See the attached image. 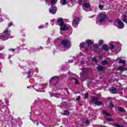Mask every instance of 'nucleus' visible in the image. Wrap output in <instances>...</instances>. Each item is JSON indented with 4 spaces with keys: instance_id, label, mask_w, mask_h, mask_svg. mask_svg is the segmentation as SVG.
<instances>
[{
    "instance_id": "1",
    "label": "nucleus",
    "mask_w": 127,
    "mask_h": 127,
    "mask_svg": "<svg viewBox=\"0 0 127 127\" xmlns=\"http://www.w3.org/2000/svg\"><path fill=\"white\" fill-rule=\"evenodd\" d=\"M107 18H108V16H107V14L100 13V14H98L96 18L97 24H98V25L102 24L103 22H105Z\"/></svg>"
},
{
    "instance_id": "2",
    "label": "nucleus",
    "mask_w": 127,
    "mask_h": 127,
    "mask_svg": "<svg viewBox=\"0 0 127 127\" xmlns=\"http://www.w3.org/2000/svg\"><path fill=\"white\" fill-rule=\"evenodd\" d=\"M58 25L61 27L60 30H68V28L66 24H64L63 18H60L58 20L57 24Z\"/></svg>"
},
{
    "instance_id": "3",
    "label": "nucleus",
    "mask_w": 127,
    "mask_h": 127,
    "mask_svg": "<svg viewBox=\"0 0 127 127\" xmlns=\"http://www.w3.org/2000/svg\"><path fill=\"white\" fill-rule=\"evenodd\" d=\"M10 34V32H8V30L6 29L2 33L0 34V39L2 40H6V39H8Z\"/></svg>"
},
{
    "instance_id": "4",
    "label": "nucleus",
    "mask_w": 127,
    "mask_h": 127,
    "mask_svg": "<svg viewBox=\"0 0 127 127\" xmlns=\"http://www.w3.org/2000/svg\"><path fill=\"white\" fill-rule=\"evenodd\" d=\"M61 43L64 48L69 49L71 47V43L68 40H63Z\"/></svg>"
},
{
    "instance_id": "5",
    "label": "nucleus",
    "mask_w": 127,
    "mask_h": 127,
    "mask_svg": "<svg viewBox=\"0 0 127 127\" xmlns=\"http://www.w3.org/2000/svg\"><path fill=\"white\" fill-rule=\"evenodd\" d=\"M83 9L85 11H90L91 10V4L90 3L85 2L83 4Z\"/></svg>"
},
{
    "instance_id": "6",
    "label": "nucleus",
    "mask_w": 127,
    "mask_h": 127,
    "mask_svg": "<svg viewBox=\"0 0 127 127\" xmlns=\"http://www.w3.org/2000/svg\"><path fill=\"white\" fill-rule=\"evenodd\" d=\"M80 21V18L75 17L73 18V20L72 21V25L73 27H77L78 26V22Z\"/></svg>"
},
{
    "instance_id": "7",
    "label": "nucleus",
    "mask_w": 127,
    "mask_h": 127,
    "mask_svg": "<svg viewBox=\"0 0 127 127\" xmlns=\"http://www.w3.org/2000/svg\"><path fill=\"white\" fill-rule=\"evenodd\" d=\"M51 7L49 9V12L51 13L52 14H55L56 13V11H57V7L56 6L51 5Z\"/></svg>"
},
{
    "instance_id": "8",
    "label": "nucleus",
    "mask_w": 127,
    "mask_h": 127,
    "mask_svg": "<svg viewBox=\"0 0 127 127\" xmlns=\"http://www.w3.org/2000/svg\"><path fill=\"white\" fill-rule=\"evenodd\" d=\"M117 23L118 24V26L117 27L118 28H120V29H122V28H124V27H125V24H124V23L120 19H118L117 21Z\"/></svg>"
},
{
    "instance_id": "9",
    "label": "nucleus",
    "mask_w": 127,
    "mask_h": 127,
    "mask_svg": "<svg viewBox=\"0 0 127 127\" xmlns=\"http://www.w3.org/2000/svg\"><path fill=\"white\" fill-rule=\"evenodd\" d=\"M98 101H99V98H98V97L93 96L91 98V102H92V103H94L95 105L97 103V102H98Z\"/></svg>"
},
{
    "instance_id": "10",
    "label": "nucleus",
    "mask_w": 127,
    "mask_h": 127,
    "mask_svg": "<svg viewBox=\"0 0 127 127\" xmlns=\"http://www.w3.org/2000/svg\"><path fill=\"white\" fill-rule=\"evenodd\" d=\"M85 43L87 45H92V44H94V43H93L91 40H86Z\"/></svg>"
},
{
    "instance_id": "11",
    "label": "nucleus",
    "mask_w": 127,
    "mask_h": 127,
    "mask_svg": "<svg viewBox=\"0 0 127 127\" xmlns=\"http://www.w3.org/2000/svg\"><path fill=\"white\" fill-rule=\"evenodd\" d=\"M64 116H69L70 115V111L69 110H65L63 113Z\"/></svg>"
},
{
    "instance_id": "12",
    "label": "nucleus",
    "mask_w": 127,
    "mask_h": 127,
    "mask_svg": "<svg viewBox=\"0 0 127 127\" xmlns=\"http://www.w3.org/2000/svg\"><path fill=\"white\" fill-rule=\"evenodd\" d=\"M61 3L62 5H65V4H67V0H61Z\"/></svg>"
},
{
    "instance_id": "13",
    "label": "nucleus",
    "mask_w": 127,
    "mask_h": 127,
    "mask_svg": "<svg viewBox=\"0 0 127 127\" xmlns=\"http://www.w3.org/2000/svg\"><path fill=\"white\" fill-rule=\"evenodd\" d=\"M102 48L105 51H107L109 50V47L106 45H103Z\"/></svg>"
},
{
    "instance_id": "14",
    "label": "nucleus",
    "mask_w": 127,
    "mask_h": 127,
    "mask_svg": "<svg viewBox=\"0 0 127 127\" xmlns=\"http://www.w3.org/2000/svg\"><path fill=\"white\" fill-rule=\"evenodd\" d=\"M102 113L104 115H105V116H106V117H111V115H110V114L108 113L107 112V111H105V110H103L102 111Z\"/></svg>"
},
{
    "instance_id": "15",
    "label": "nucleus",
    "mask_w": 127,
    "mask_h": 127,
    "mask_svg": "<svg viewBox=\"0 0 127 127\" xmlns=\"http://www.w3.org/2000/svg\"><path fill=\"white\" fill-rule=\"evenodd\" d=\"M50 0L51 1L52 5H54L55 4H56V3H57V0Z\"/></svg>"
},
{
    "instance_id": "16",
    "label": "nucleus",
    "mask_w": 127,
    "mask_h": 127,
    "mask_svg": "<svg viewBox=\"0 0 127 127\" xmlns=\"http://www.w3.org/2000/svg\"><path fill=\"white\" fill-rule=\"evenodd\" d=\"M97 69L98 71H104V67L102 66H97Z\"/></svg>"
},
{
    "instance_id": "17",
    "label": "nucleus",
    "mask_w": 127,
    "mask_h": 127,
    "mask_svg": "<svg viewBox=\"0 0 127 127\" xmlns=\"http://www.w3.org/2000/svg\"><path fill=\"white\" fill-rule=\"evenodd\" d=\"M118 70H120L121 71H126L127 69L125 68V67L123 66H120L119 67Z\"/></svg>"
},
{
    "instance_id": "18",
    "label": "nucleus",
    "mask_w": 127,
    "mask_h": 127,
    "mask_svg": "<svg viewBox=\"0 0 127 127\" xmlns=\"http://www.w3.org/2000/svg\"><path fill=\"white\" fill-rule=\"evenodd\" d=\"M55 79H58V76H55L52 77L50 80V83H52L53 80H55Z\"/></svg>"
},
{
    "instance_id": "19",
    "label": "nucleus",
    "mask_w": 127,
    "mask_h": 127,
    "mask_svg": "<svg viewBox=\"0 0 127 127\" xmlns=\"http://www.w3.org/2000/svg\"><path fill=\"white\" fill-rule=\"evenodd\" d=\"M110 91L111 93H112L113 94H114V93H116V92H117V89L115 88H113L110 89Z\"/></svg>"
},
{
    "instance_id": "20",
    "label": "nucleus",
    "mask_w": 127,
    "mask_h": 127,
    "mask_svg": "<svg viewBox=\"0 0 127 127\" xmlns=\"http://www.w3.org/2000/svg\"><path fill=\"white\" fill-rule=\"evenodd\" d=\"M123 21H124V22H126V23H127V16H126V15H123Z\"/></svg>"
},
{
    "instance_id": "21",
    "label": "nucleus",
    "mask_w": 127,
    "mask_h": 127,
    "mask_svg": "<svg viewBox=\"0 0 127 127\" xmlns=\"http://www.w3.org/2000/svg\"><path fill=\"white\" fill-rule=\"evenodd\" d=\"M126 63H127V62H126V61L122 60H120L119 62V64H126Z\"/></svg>"
},
{
    "instance_id": "22",
    "label": "nucleus",
    "mask_w": 127,
    "mask_h": 127,
    "mask_svg": "<svg viewBox=\"0 0 127 127\" xmlns=\"http://www.w3.org/2000/svg\"><path fill=\"white\" fill-rule=\"evenodd\" d=\"M95 105H97V106L102 105H103V102H102V101H99V100H98L95 103Z\"/></svg>"
},
{
    "instance_id": "23",
    "label": "nucleus",
    "mask_w": 127,
    "mask_h": 127,
    "mask_svg": "<svg viewBox=\"0 0 127 127\" xmlns=\"http://www.w3.org/2000/svg\"><path fill=\"white\" fill-rule=\"evenodd\" d=\"M101 64H102V65H108V61H103L101 62Z\"/></svg>"
},
{
    "instance_id": "24",
    "label": "nucleus",
    "mask_w": 127,
    "mask_h": 127,
    "mask_svg": "<svg viewBox=\"0 0 127 127\" xmlns=\"http://www.w3.org/2000/svg\"><path fill=\"white\" fill-rule=\"evenodd\" d=\"M70 80H74L75 84H79V81L76 78H70Z\"/></svg>"
},
{
    "instance_id": "25",
    "label": "nucleus",
    "mask_w": 127,
    "mask_h": 127,
    "mask_svg": "<svg viewBox=\"0 0 127 127\" xmlns=\"http://www.w3.org/2000/svg\"><path fill=\"white\" fill-rule=\"evenodd\" d=\"M118 111L120 112H125V109L122 107H118Z\"/></svg>"
},
{
    "instance_id": "26",
    "label": "nucleus",
    "mask_w": 127,
    "mask_h": 127,
    "mask_svg": "<svg viewBox=\"0 0 127 127\" xmlns=\"http://www.w3.org/2000/svg\"><path fill=\"white\" fill-rule=\"evenodd\" d=\"M98 7L101 10H103V8H104V5L99 4Z\"/></svg>"
},
{
    "instance_id": "27",
    "label": "nucleus",
    "mask_w": 127,
    "mask_h": 127,
    "mask_svg": "<svg viewBox=\"0 0 127 127\" xmlns=\"http://www.w3.org/2000/svg\"><path fill=\"white\" fill-rule=\"evenodd\" d=\"M85 45V43H81L80 44L79 47L80 48H83Z\"/></svg>"
},
{
    "instance_id": "28",
    "label": "nucleus",
    "mask_w": 127,
    "mask_h": 127,
    "mask_svg": "<svg viewBox=\"0 0 127 127\" xmlns=\"http://www.w3.org/2000/svg\"><path fill=\"white\" fill-rule=\"evenodd\" d=\"M110 49H111V50H113V49H115V46H114V45H113L112 44H110Z\"/></svg>"
},
{
    "instance_id": "29",
    "label": "nucleus",
    "mask_w": 127,
    "mask_h": 127,
    "mask_svg": "<svg viewBox=\"0 0 127 127\" xmlns=\"http://www.w3.org/2000/svg\"><path fill=\"white\" fill-rule=\"evenodd\" d=\"M103 42H104V41L102 40H99L98 42V45H99V46H101V45L103 44Z\"/></svg>"
},
{
    "instance_id": "30",
    "label": "nucleus",
    "mask_w": 127,
    "mask_h": 127,
    "mask_svg": "<svg viewBox=\"0 0 127 127\" xmlns=\"http://www.w3.org/2000/svg\"><path fill=\"white\" fill-rule=\"evenodd\" d=\"M93 62H95V63H97L98 62V60H97V59L96 58H93L92 59Z\"/></svg>"
},
{
    "instance_id": "31",
    "label": "nucleus",
    "mask_w": 127,
    "mask_h": 127,
    "mask_svg": "<svg viewBox=\"0 0 127 127\" xmlns=\"http://www.w3.org/2000/svg\"><path fill=\"white\" fill-rule=\"evenodd\" d=\"M109 107H110V108H114V104H113V103H112V102L110 103Z\"/></svg>"
},
{
    "instance_id": "32",
    "label": "nucleus",
    "mask_w": 127,
    "mask_h": 127,
    "mask_svg": "<svg viewBox=\"0 0 127 127\" xmlns=\"http://www.w3.org/2000/svg\"><path fill=\"white\" fill-rule=\"evenodd\" d=\"M85 125H86V126H89L90 125V121H89V120L85 121Z\"/></svg>"
},
{
    "instance_id": "33",
    "label": "nucleus",
    "mask_w": 127,
    "mask_h": 127,
    "mask_svg": "<svg viewBox=\"0 0 127 127\" xmlns=\"http://www.w3.org/2000/svg\"><path fill=\"white\" fill-rule=\"evenodd\" d=\"M31 73V71H29L28 72V78H30V74Z\"/></svg>"
},
{
    "instance_id": "34",
    "label": "nucleus",
    "mask_w": 127,
    "mask_h": 127,
    "mask_svg": "<svg viewBox=\"0 0 127 127\" xmlns=\"http://www.w3.org/2000/svg\"><path fill=\"white\" fill-rule=\"evenodd\" d=\"M55 20V19L51 20V23L52 25H54V21Z\"/></svg>"
},
{
    "instance_id": "35",
    "label": "nucleus",
    "mask_w": 127,
    "mask_h": 127,
    "mask_svg": "<svg viewBox=\"0 0 127 127\" xmlns=\"http://www.w3.org/2000/svg\"><path fill=\"white\" fill-rule=\"evenodd\" d=\"M115 126L116 127H123V126H121V125H119V124H115Z\"/></svg>"
},
{
    "instance_id": "36",
    "label": "nucleus",
    "mask_w": 127,
    "mask_h": 127,
    "mask_svg": "<svg viewBox=\"0 0 127 127\" xmlns=\"http://www.w3.org/2000/svg\"><path fill=\"white\" fill-rule=\"evenodd\" d=\"M84 97H85V99L88 98V97H89V94L88 93H86L84 95Z\"/></svg>"
},
{
    "instance_id": "37",
    "label": "nucleus",
    "mask_w": 127,
    "mask_h": 127,
    "mask_svg": "<svg viewBox=\"0 0 127 127\" xmlns=\"http://www.w3.org/2000/svg\"><path fill=\"white\" fill-rule=\"evenodd\" d=\"M12 24H13L12 22H10L8 24V27H10V26H11V25H12Z\"/></svg>"
},
{
    "instance_id": "38",
    "label": "nucleus",
    "mask_w": 127,
    "mask_h": 127,
    "mask_svg": "<svg viewBox=\"0 0 127 127\" xmlns=\"http://www.w3.org/2000/svg\"><path fill=\"white\" fill-rule=\"evenodd\" d=\"M83 0H78V4H82V2Z\"/></svg>"
},
{
    "instance_id": "39",
    "label": "nucleus",
    "mask_w": 127,
    "mask_h": 127,
    "mask_svg": "<svg viewBox=\"0 0 127 127\" xmlns=\"http://www.w3.org/2000/svg\"><path fill=\"white\" fill-rule=\"evenodd\" d=\"M9 51H12V52H14V51H15V50H14V49H9Z\"/></svg>"
},
{
    "instance_id": "40",
    "label": "nucleus",
    "mask_w": 127,
    "mask_h": 127,
    "mask_svg": "<svg viewBox=\"0 0 127 127\" xmlns=\"http://www.w3.org/2000/svg\"><path fill=\"white\" fill-rule=\"evenodd\" d=\"M73 62H74L73 60H68V63H73Z\"/></svg>"
},
{
    "instance_id": "41",
    "label": "nucleus",
    "mask_w": 127,
    "mask_h": 127,
    "mask_svg": "<svg viewBox=\"0 0 127 127\" xmlns=\"http://www.w3.org/2000/svg\"><path fill=\"white\" fill-rule=\"evenodd\" d=\"M81 99V97L80 96H78L76 99V101H80V99Z\"/></svg>"
},
{
    "instance_id": "42",
    "label": "nucleus",
    "mask_w": 127,
    "mask_h": 127,
    "mask_svg": "<svg viewBox=\"0 0 127 127\" xmlns=\"http://www.w3.org/2000/svg\"><path fill=\"white\" fill-rule=\"evenodd\" d=\"M106 121H107V122H111V121H112V119H111L110 118H106Z\"/></svg>"
},
{
    "instance_id": "43",
    "label": "nucleus",
    "mask_w": 127,
    "mask_h": 127,
    "mask_svg": "<svg viewBox=\"0 0 127 127\" xmlns=\"http://www.w3.org/2000/svg\"><path fill=\"white\" fill-rule=\"evenodd\" d=\"M116 46L117 47H121V44L120 43H118L116 45Z\"/></svg>"
},
{
    "instance_id": "44",
    "label": "nucleus",
    "mask_w": 127,
    "mask_h": 127,
    "mask_svg": "<svg viewBox=\"0 0 127 127\" xmlns=\"http://www.w3.org/2000/svg\"><path fill=\"white\" fill-rule=\"evenodd\" d=\"M40 124H41V125H42V126H43L44 127H46V126H45L43 123H42L40 121Z\"/></svg>"
},
{
    "instance_id": "45",
    "label": "nucleus",
    "mask_w": 127,
    "mask_h": 127,
    "mask_svg": "<svg viewBox=\"0 0 127 127\" xmlns=\"http://www.w3.org/2000/svg\"><path fill=\"white\" fill-rule=\"evenodd\" d=\"M37 92H45V91L44 90H43V91H40V90H36Z\"/></svg>"
},
{
    "instance_id": "46",
    "label": "nucleus",
    "mask_w": 127,
    "mask_h": 127,
    "mask_svg": "<svg viewBox=\"0 0 127 127\" xmlns=\"http://www.w3.org/2000/svg\"><path fill=\"white\" fill-rule=\"evenodd\" d=\"M34 50V49L31 48V49H30V51L31 52V51Z\"/></svg>"
},
{
    "instance_id": "47",
    "label": "nucleus",
    "mask_w": 127,
    "mask_h": 127,
    "mask_svg": "<svg viewBox=\"0 0 127 127\" xmlns=\"http://www.w3.org/2000/svg\"><path fill=\"white\" fill-rule=\"evenodd\" d=\"M94 16H95V14L94 15L90 16L89 18H93V17H94Z\"/></svg>"
},
{
    "instance_id": "48",
    "label": "nucleus",
    "mask_w": 127,
    "mask_h": 127,
    "mask_svg": "<svg viewBox=\"0 0 127 127\" xmlns=\"http://www.w3.org/2000/svg\"><path fill=\"white\" fill-rule=\"evenodd\" d=\"M39 29H41V28H43V26H41L39 27Z\"/></svg>"
},
{
    "instance_id": "49",
    "label": "nucleus",
    "mask_w": 127,
    "mask_h": 127,
    "mask_svg": "<svg viewBox=\"0 0 127 127\" xmlns=\"http://www.w3.org/2000/svg\"><path fill=\"white\" fill-rule=\"evenodd\" d=\"M36 126H39V124L38 123V121H36Z\"/></svg>"
},
{
    "instance_id": "50",
    "label": "nucleus",
    "mask_w": 127,
    "mask_h": 127,
    "mask_svg": "<svg viewBox=\"0 0 127 127\" xmlns=\"http://www.w3.org/2000/svg\"><path fill=\"white\" fill-rule=\"evenodd\" d=\"M46 4H48V5H50V3H47V1L46 0Z\"/></svg>"
},
{
    "instance_id": "51",
    "label": "nucleus",
    "mask_w": 127,
    "mask_h": 127,
    "mask_svg": "<svg viewBox=\"0 0 127 127\" xmlns=\"http://www.w3.org/2000/svg\"><path fill=\"white\" fill-rule=\"evenodd\" d=\"M12 57V56L9 55L8 57V59H9V58H11V57Z\"/></svg>"
},
{
    "instance_id": "52",
    "label": "nucleus",
    "mask_w": 127,
    "mask_h": 127,
    "mask_svg": "<svg viewBox=\"0 0 127 127\" xmlns=\"http://www.w3.org/2000/svg\"><path fill=\"white\" fill-rule=\"evenodd\" d=\"M120 60V58H118L116 59V61H119Z\"/></svg>"
},
{
    "instance_id": "53",
    "label": "nucleus",
    "mask_w": 127,
    "mask_h": 127,
    "mask_svg": "<svg viewBox=\"0 0 127 127\" xmlns=\"http://www.w3.org/2000/svg\"><path fill=\"white\" fill-rule=\"evenodd\" d=\"M39 49H43V48L42 47H40Z\"/></svg>"
},
{
    "instance_id": "54",
    "label": "nucleus",
    "mask_w": 127,
    "mask_h": 127,
    "mask_svg": "<svg viewBox=\"0 0 127 127\" xmlns=\"http://www.w3.org/2000/svg\"><path fill=\"white\" fill-rule=\"evenodd\" d=\"M4 48V47H2L1 49L0 48V50H2V49H3Z\"/></svg>"
},
{
    "instance_id": "55",
    "label": "nucleus",
    "mask_w": 127,
    "mask_h": 127,
    "mask_svg": "<svg viewBox=\"0 0 127 127\" xmlns=\"http://www.w3.org/2000/svg\"><path fill=\"white\" fill-rule=\"evenodd\" d=\"M85 51H88V48H85Z\"/></svg>"
},
{
    "instance_id": "56",
    "label": "nucleus",
    "mask_w": 127,
    "mask_h": 127,
    "mask_svg": "<svg viewBox=\"0 0 127 127\" xmlns=\"http://www.w3.org/2000/svg\"><path fill=\"white\" fill-rule=\"evenodd\" d=\"M30 87V86H28V87H27V89H29Z\"/></svg>"
},
{
    "instance_id": "57",
    "label": "nucleus",
    "mask_w": 127,
    "mask_h": 127,
    "mask_svg": "<svg viewBox=\"0 0 127 127\" xmlns=\"http://www.w3.org/2000/svg\"><path fill=\"white\" fill-rule=\"evenodd\" d=\"M32 121L33 122L34 124H35V121H34L33 120Z\"/></svg>"
},
{
    "instance_id": "58",
    "label": "nucleus",
    "mask_w": 127,
    "mask_h": 127,
    "mask_svg": "<svg viewBox=\"0 0 127 127\" xmlns=\"http://www.w3.org/2000/svg\"><path fill=\"white\" fill-rule=\"evenodd\" d=\"M46 25H48V23H46Z\"/></svg>"
},
{
    "instance_id": "59",
    "label": "nucleus",
    "mask_w": 127,
    "mask_h": 127,
    "mask_svg": "<svg viewBox=\"0 0 127 127\" xmlns=\"http://www.w3.org/2000/svg\"><path fill=\"white\" fill-rule=\"evenodd\" d=\"M12 127H13V125L12 123Z\"/></svg>"
},
{
    "instance_id": "60",
    "label": "nucleus",
    "mask_w": 127,
    "mask_h": 127,
    "mask_svg": "<svg viewBox=\"0 0 127 127\" xmlns=\"http://www.w3.org/2000/svg\"><path fill=\"white\" fill-rule=\"evenodd\" d=\"M38 100H39V98H38Z\"/></svg>"
}]
</instances>
